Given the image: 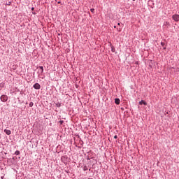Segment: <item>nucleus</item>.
Listing matches in <instances>:
<instances>
[{"mask_svg":"<svg viewBox=\"0 0 179 179\" xmlns=\"http://www.w3.org/2000/svg\"><path fill=\"white\" fill-rule=\"evenodd\" d=\"M31 10H34V7H32V8H31Z\"/></svg>","mask_w":179,"mask_h":179,"instance_id":"22","label":"nucleus"},{"mask_svg":"<svg viewBox=\"0 0 179 179\" xmlns=\"http://www.w3.org/2000/svg\"><path fill=\"white\" fill-rule=\"evenodd\" d=\"M113 27H114V29H117V26H115V25Z\"/></svg>","mask_w":179,"mask_h":179,"instance_id":"24","label":"nucleus"},{"mask_svg":"<svg viewBox=\"0 0 179 179\" xmlns=\"http://www.w3.org/2000/svg\"><path fill=\"white\" fill-rule=\"evenodd\" d=\"M57 3H61V1H58Z\"/></svg>","mask_w":179,"mask_h":179,"instance_id":"27","label":"nucleus"},{"mask_svg":"<svg viewBox=\"0 0 179 179\" xmlns=\"http://www.w3.org/2000/svg\"><path fill=\"white\" fill-rule=\"evenodd\" d=\"M139 104H140V106H142V105L148 106V103L143 100H141V101H139Z\"/></svg>","mask_w":179,"mask_h":179,"instance_id":"5","label":"nucleus"},{"mask_svg":"<svg viewBox=\"0 0 179 179\" xmlns=\"http://www.w3.org/2000/svg\"><path fill=\"white\" fill-rule=\"evenodd\" d=\"M112 52H115V48L114 46H111Z\"/></svg>","mask_w":179,"mask_h":179,"instance_id":"12","label":"nucleus"},{"mask_svg":"<svg viewBox=\"0 0 179 179\" xmlns=\"http://www.w3.org/2000/svg\"><path fill=\"white\" fill-rule=\"evenodd\" d=\"M64 159H66V157L62 156V160H64Z\"/></svg>","mask_w":179,"mask_h":179,"instance_id":"19","label":"nucleus"},{"mask_svg":"<svg viewBox=\"0 0 179 179\" xmlns=\"http://www.w3.org/2000/svg\"><path fill=\"white\" fill-rule=\"evenodd\" d=\"M34 106V103L33 102L29 103V107H33Z\"/></svg>","mask_w":179,"mask_h":179,"instance_id":"13","label":"nucleus"},{"mask_svg":"<svg viewBox=\"0 0 179 179\" xmlns=\"http://www.w3.org/2000/svg\"><path fill=\"white\" fill-rule=\"evenodd\" d=\"M87 160H90V158L89 157V156L87 157Z\"/></svg>","mask_w":179,"mask_h":179,"instance_id":"21","label":"nucleus"},{"mask_svg":"<svg viewBox=\"0 0 179 179\" xmlns=\"http://www.w3.org/2000/svg\"><path fill=\"white\" fill-rule=\"evenodd\" d=\"M34 89H35L36 90H40V89H41V85H40V84H38V83H36L34 85H33Z\"/></svg>","mask_w":179,"mask_h":179,"instance_id":"2","label":"nucleus"},{"mask_svg":"<svg viewBox=\"0 0 179 179\" xmlns=\"http://www.w3.org/2000/svg\"><path fill=\"white\" fill-rule=\"evenodd\" d=\"M117 138H118V136L115 135V136H114V139H117Z\"/></svg>","mask_w":179,"mask_h":179,"instance_id":"18","label":"nucleus"},{"mask_svg":"<svg viewBox=\"0 0 179 179\" xmlns=\"http://www.w3.org/2000/svg\"><path fill=\"white\" fill-rule=\"evenodd\" d=\"M161 45H162V47H164V45H165L164 42H161Z\"/></svg>","mask_w":179,"mask_h":179,"instance_id":"17","label":"nucleus"},{"mask_svg":"<svg viewBox=\"0 0 179 179\" xmlns=\"http://www.w3.org/2000/svg\"><path fill=\"white\" fill-rule=\"evenodd\" d=\"M4 177H5V174H3V176H1V179H3Z\"/></svg>","mask_w":179,"mask_h":179,"instance_id":"20","label":"nucleus"},{"mask_svg":"<svg viewBox=\"0 0 179 179\" xmlns=\"http://www.w3.org/2000/svg\"><path fill=\"white\" fill-rule=\"evenodd\" d=\"M59 122L60 123V125H62V124H64V120H60Z\"/></svg>","mask_w":179,"mask_h":179,"instance_id":"16","label":"nucleus"},{"mask_svg":"<svg viewBox=\"0 0 179 179\" xmlns=\"http://www.w3.org/2000/svg\"><path fill=\"white\" fill-rule=\"evenodd\" d=\"M121 24L120 22L117 23V26H120Z\"/></svg>","mask_w":179,"mask_h":179,"instance_id":"23","label":"nucleus"},{"mask_svg":"<svg viewBox=\"0 0 179 179\" xmlns=\"http://www.w3.org/2000/svg\"><path fill=\"white\" fill-rule=\"evenodd\" d=\"M33 15H36V13L35 12H32Z\"/></svg>","mask_w":179,"mask_h":179,"instance_id":"25","label":"nucleus"},{"mask_svg":"<svg viewBox=\"0 0 179 179\" xmlns=\"http://www.w3.org/2000/svg\"><path fill=\"white\" fill-rule=\"evenodd\" d=\"M115 103L117 104V106L120 105V103H121V101L120 100L119 98L115 99Z\"/></svg>","mask_w":179,"mask_h":179,"instance_id":"7","label":"nucleus"},{"mask_svg":"<svg viewBox=\"0 0 179 179\" xmlns=\"http://www.w3.org/2000/svg\"><path fill=\"white\" fill-rule=\"evenodd\" d=\"M66 173L68 174V173H69V171H66Z\"/></svg>","mask_w":179,"mask_h":179,"instance_id":"26","label":"nucleus"},{"mask_svg":"<svg viewBox=\"0 0 179 179\" xmlns=\"http://www.w3.org/2000/svg\"><path fill=\"white\" fill-rule=\"evenodd\" d=\"M90 12H92V13H94V8H91Z\"/></svg>","mask_w":179,"mask_h":179,"instance_id":"15","label":"nucleus"},{"mask_svg":"<svg viewBox=\"0 0 179 179\" xmlns=\"http://www.w3.org/2000/svg\"><path fill=\"white\" fill-rule=\"evenodd\" d=\"M55 104L56 107H58V108L61 107V103H59V102H57Z\"/></svg>","mask_w":179,"mask_h":179,"instance_id":"9","label":"nucleus"},{"mask_svg":"<svg viewBox=\"0 0 179 179\" xmlns=\"http://www.w3.org/2000/svg\"><path fill=\"white\" fill-rule=\"evenodd\" d=\"M83 169V171H87V170H88L87 166H86V165L84 166Z\"/></svg>","mask_w":179,"mask_h":179,"instance_id":"11","label":"nucleus"},{"mask_svg":"<svg viewBox=\"0 0 179 179\" xmlns=\"http://www.w3.org/2000/svg\"><path fill=\"white\" fill-rule=\"evenodd\" d=\"M166 24H169V22H166Z\"/></svg>","mask_w":179,"mask_h":179,"instance_id":"29","label":"nucleus"},{"mask_svg":"<svg viewBox=\"0 0 179 179\" xmlns=\"http://www.w3.org/2000/svg\"><path fill=\"white\" fill-rule=\"evenodd\" d=\"M153 5H155V3H153V1L152 0L148 1V6H150V8H153Z\"/></svg>","mask_w":179,"mask_h":179,"instance_id":"6","label":"nucleus"},{"mask_svg":"<svg viewBox=\"0 0 179 179\" xmlns=\"http://www.w3.org/2000/svg\"><path fill=\"white\" fill-rule=\"evenodd\" d=\"M4 132L6 134V135H10L12 134V131L10 130L4 129Z\"/></svg>","mask_w":179,"mask_h":179,"instance_id":"8","label":"nucleus"},{"mask_svg":"<svg viewBox=\"0 0 179 179\" xmlns=\"http://www.w3.org/2000/svg\"><path fill=\"white\" fill-rule=\"evenodd\" d=\"M132 1H135V0H132Z\"/></svg>","mask_w":179,"mask_h":179,"instance_id":"30","label":"nucleus"},{"mask_svg":"<svg viewBox=\"0 0 179 179\" xmlns=\"http://www.w3.org/2000/svg\"><path fill=\"white\" fill-rule=\"evenodd\" d=\"M0 99L1 100V101H3V103H5L6 101H8V96L1 95Z\"/></svg>","mask_w":179,"mask_h":179,"instance_id":"3","label":"nucleus"},{"mask_svg":"<svg viewBox=\"0 0 179 179\" xmlns=\"http://www.w3.org/2000/svg\"><path fill=\"white\" fill-rule=\"evenodd\" d=\"M39 69L38 71V74L40 75H43V72H44V67L43 66H39L38 67H37V69Z\"/></svg>","mask_w":179,"mask_h":179,"instance_id":"1","label":"nucleus"},{"mask_svg":"<svg viewBox=\"0 0 179 179\" xmlns=\"http://www.w3.org/2000/svg\"><path fill=\"white\" fill-rule=\"evenodd\" d=\"M163 50H166V47H164Z\"/></svg>","mask_w":179,"mask_h":179,"instance_id":"28","label":"nucleus"},{"mask_svg":"<svg viewBox=\"0 0 179 179\" xmlns=\"http://www.w3.org/2000/svg\"><path fill=\"white\" fill-rule=\"evenodd\" d=\"M6 5H8V6H10V5H12V2L8 1V3H6Z\"/></svg>","mask_w":179,"mask_h":179,"instance_id":"14","label":"nucleus"},{"mask_svg":"<svg viewBox=\"0 0 179 179\" xmlns=\"http://www.w3.org/2000/svg\"><path fill=\"white\" fill-rule=\"evenodd\" d=\"M173 20L175 22H179V15L178 14H175L172 16Z\"/></svg>","mask_w":179,"mask_h":179,"instance_id":"4","label":"nucleus"},{"mask_svg":"<svg viewBox=\"0 0 179 179\" xmlns=\"http://www.w3.org/2000/svg\"><path fill=\"white\" fill-rule=\"evenodd\" d=\"M15 155L16 156H19V155H20V151L16 150V151L15 152Z\"/></svg>","mask_w":179,"mask_h":179,"instance_id":"10","label":"nucleus"}]
</instances>
